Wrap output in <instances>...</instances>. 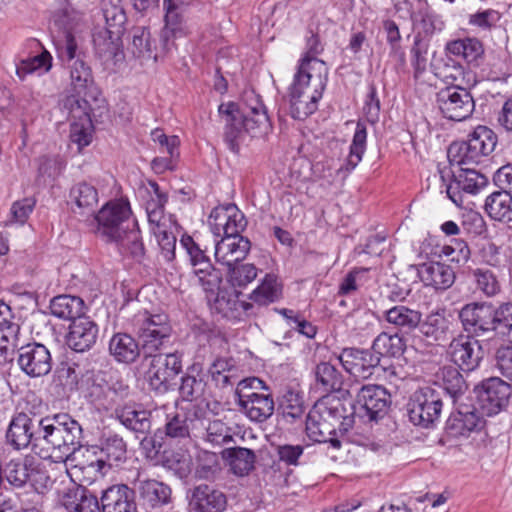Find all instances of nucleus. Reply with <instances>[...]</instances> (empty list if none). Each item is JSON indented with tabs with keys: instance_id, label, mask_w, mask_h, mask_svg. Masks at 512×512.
I'll use <instances>...</instances> for the list:
<instances>
[{
	"instance_id": "nucleus-61",
	"label": "nucleus",
	"mask_w": 512,
	"mask_h": 512,
	"mask_svg": "<svg viewBox=\"0 0 512 512\" xmlns=\"http://www.w3.org/2000/svg\"><path fill=\"white\" fill-rule=\"evenodd\" d=\"M192 423L193 419L187 415L176 414L165 425L166 438L176 441L189 438Z\"/></svg>"
},
{
	"instance_id": "nucleus-54",
	"label": "nucleus",
	"mask_w": 512,
	"mask_h": 512,
	"mask_svg": "<svg viewBox=\"0 0 512 512\" xmlns=\"http://www.w3.org/2000/svg\"><path fill=\"white\" fill-rule=\"evenodd\" d=\"M280 297L281 285L274 274H266L261 284L251 294V299L259 305H268Z\"/></svg>"
},
{
	"instance_id": "nucleus-33",
	"label": "nucleus",
	"mask_w": 512,
	"mask_h": 512,
	"mask_svg": "<svg viewBox=\"0 0 512 512\" xmlns=\"http://www.w3.org/2000/svg\"><path fill=\"white\" fill-rule=\"evenodd\" d=\"M191 504L199 512H223L227 500L223 492L202 484L193 490Z\"/></svg>"
},
{
	"instance_id": "nucleus-5",
	"label": "nucleus",
	"mask_w": 512,
	"mask_h": 512,
	"mask_svg": "<svg viewBox=\"0 0 512 512\" xmlns=\"http://www.w3.org/2000/svg\"><path fill=\"white\" fill-rule=\"evenodd\" d=\"M409 421L422 428H432L439 421L443 406V391L437 386L420 387L407 403Z\"/></svg>"
},
{
	"instance_id": "nucleus-34",
	"label": "nucleus",
	"mask_w": 512,
	"mask_h": 512,
	"mask_svg": "<svg viewBox=\"0 0 512 512\" xmlns=\"http://www.w3.org/2000/svg\"><path fill=\"white\" fill-rule=\"evenodd\" d=\"M421 280L427 286L437 290H446L455 282V272L447 264L441 262H430L423 264L420 270Z\"/></svg>"
},
{
	"instance_id": "nucleus-29",
	"label": "nucleus",
	"mask_w": 512,
	"mask_h": 512,
	"mask_svg": "<svg viewBox=\"0 0 512 512\" xmlns=\"http://www.w3.org/2000/svg\"><path fill=\"white\" fill-rule=\"evenodd\" d=\"M306 434L312 443H330L334 448L350 443L347 432L344 437H341L338 427L322 420L312 419L309 414L306 419Z\"/></svg>"
},
{
	"instance_id": "nucleus-26",
	"label": "nucleus",
	"mask_w": 512,
	"mask_h": 512,
	"mask_svg": "<svg viewBox=\"0 0 512 512\" xmlns=\"http://www.w3.org/2000/svg\"><path fill=\"white\" fill-rule=\"evenodd\" d=\"M438 381L432 386H437L443 391V400L449 398L456 406L464 403L463 398L468 385L459 370L454 366H444L437 373Z\"/></svg>"
},
{
	"instance_id": "nucleus-1",
	"label": "nucleus",
	"mask_w": 512,
	"mask_h": 512,
	"mask_svg": "<svg viewBox=\"0 0 512 512\" xmlns=\"http://www.w3.org/2000/svg\"><path fill=\"white\" fill-rule=\"evenodd\" d=\"M307 54L300 60L289 88L291 115L303 120L314 113L327 84V68L316 55L323 50L317 35L307 39Z\"/></svg>"
},
{
	"instance_id": "nucleus-59",
	"label": "nucleus",
	"mask_w": 512,
	"mask_h": 512,
	"mask_svg": "<svg viewBox=\"0 0 512 512\" xmlns=\"http://www.w3.org/2000/svg\"><path fill=\"white\" fill-rule=\"evenodd\" d=\"M192 3L193 0H164L166 29L170 30L174 35L180 31L182 22L181 14L184 8L190 6Z\"/></svg>"
},
{
	"instance_id": "nucleus-23",
	"label": "nucleus",
	"mask_w": 512,
	"mask_h": 512,
	"mask_svg": "<svg viewBox=\"0 0 512 512\" xmlns=\"http://www.w3.org/2000/svg\"><path fill=\"white\" fill-rule=\"evenodd\" d=\"M251 243L244 236H222L215 244V259L221 265L231 267L241 263L248 255Z\"/></svg>"
},
{
	"instance_id": "nucleus-6",
	"label": "nucleus",
	"mask_w": 512,
	"mask_h": 512,
	"mask_svg": "<svg viewBox=\"0 0 512 512\" xmlns=\"http://www.w3.org/2000/svg\"><path fill=\"white\" fill-rule=\"evenodd\" d=\"M134 327L142 342V351L148 355L159 350L172 332L168 315L165 313H138L134 318Z\"/></svg>"
},
{
	"instance_id": "nucleus-43",
	"label": "nucleus",
	"mask_w": 512,
	"mask_h": 512,
	"mask_svg": "<svg viewBox=\"0 0 512 512\" xmlns=\"http://www.w3.org/2000/svg\"><path fill=\"white\" fill-rule=\"evenodd\" d=\"M51 314L60 319L74 321L84 315V301L77 296L59 295L50 302Z\"/></svg>"
},
{
	"instance_id": "nucleus-35",
	"label": "nucleus",
	"mask_w": 512,
	"mask_h": 512,
	"mask_svg": "<svg viewBox=\"0 0 512 512\" xmlns=\"http://www.w3.org/2000/svg\"><path fill=\"white\" fill-rule=\"evenodd\" d=\"M109 352L119 363L130 364L140 356L138 342L127 333H116L109 341Z\"/></svg>"
},
{
	"instance_id": "nucleus-56",
	"label": "nucleus",
	"mask_w": 512,
	"mask_h": 512,
	"mask_svg": "<svg viewBox=\"0 0 512 512\" xmlns=\"http://www.w3.org/2000/svg\"><path fill=\"white\" fill-rule=\"evenodd\" d=\"M13 320L14 315L11 307L0 300V341L16 346L20 326Z\"/></svg>"
},
{
	"instance_id": "nucleus-30",
	"label": "nucleus",
	"mask_w": 512,
	"mask_h": 512,
	"mask_svg": "<svg viewBox=\"0 0 512 512\" xmlns=\"http://www.w3.org/2000/svg\"><path fill=\"white\" fill-rule=\"evenodd\" d=\"M237 402L240 410L255 422L267 420L274 412V401L270 394L241 395Z\"/></svg>"
},
{
	"instance_id": "nucleus-42",
	"label": "nucleus",
	"mask_w": 512,
	"mask_h": 512,
	"mask_svg": "<svg viewBox=\"0 0 512 512\" xmlns=\"http://www.w3.org/2000/svg\"><path fill=\"white\" fill-rule=\"evenodd\" d=\"M484 210L488 216L500 222L512 221V196L509 192L495 191L487 196Z\"/></svg>"
},
{
	"instance_id": "nucleus-46",
	"label": "nucleus",
	"mask_w": 512,
	"mask_h": 512,
	"mask_svg": "<svg viewBox=\"0 0 512 512\" xmlns=\"http://www.w3.org/2000/svg\"><path fill=\"white\" fill-rule=\"evenodd\" d=\"M445 49L447 53L461 57L467 63H476L484 54L481 41L470 37L449 41Z\"/></svg>"
},
{
	"instance_id": "nucleus-19",
	"label": "nucleus",
	"mask_w": 512,
	"mask_h": 512,
	"mask_svg": "<svg viewBox=\"0 0 512 512\" xmlns=\"http://www.w3.org/2000/svg\"><path fill=\"white\" fill-rule=\"evenodd\" d=\"M209 225L214 235L242 236L247 226L244 214L234 204L216 207L209 216Z\"/></svg>"
},
{
	"instance_id": "nucleus-24",
	"label": "nucleus",
	"mask_w": 512,
	"mask_h": 512,
	"mask_svg": "<svg viewBox=\"0 0 512 512\" xmlns=\"http://www.w3.org/2000/svg\"><path fill=\"white\" fill-rule=\"evenodd\" d=\"M98 333V325L83 315L71 322L66 340L67 345L76 352L88 351L95 345Z\"/></svg>"
},
{
	"instance_id": "nucleus-39",
	"label": "nucleus",
	"mask_w": 512,
	"mask_h": 512,
	"mask_svg": "<svg viewBox=\"0 0 512 512\" xmlns=\"http://www.w3.org/2000/svg\"><path fill=\"white\" fill-rule=\"evenodd\" d=\"M193 274L197 277L198 283L206 293V298L211 301L212 296L217 292L222 283V273L215 268L210 258L191 265Z\"/></svg>"
},
{
	"instance_id": "nucleus-3",
	"label": "nucleus",
	"mask_w": 512,
	"mask_h": 512,
	"mask_svg": "<svg viewBox=\"0 0 512 512\" xmlns=\"http://www.w3.org/2000/svg\"><path fill=\"white\" fill-rule=\"evenodd\" d=\"M57 55L69 68L72 90L77 98L97 100L100 91L95 84L91 67L81 57L75 37L66 32L56 44Z\"/></svg>"
},
{
	"instance_id": "nucleus-50",
	"label": "nucleus",
	"mask_w": 512,
	"mask_h": 512,
	"mask_svg": "<svg viewBox=\"0 0 512 512\" xmlns=\"http://www.w3.org/2000/svg\"><path fill=\"white\" fill-rule=\"evenodd\" d=\"M221 454L235 475H248L254 468L256 457L253 450H222Z\"/></svg>"
},
{
	"instance_id": "nucleus-57",
	"label": "nucleus",
	"mask_w": 512,
	"mask_h": 512,
	"mask_svg": "<svg viewBox=\"0 0 512 512\" xmlns=\"http://www.w3.org/2000/svg\"><path fill=\"white\" fill-rule=\"evenodd\" d=\"M52 67V56L44 50L40 54L22 60L16 68L17 75L23 79L26 75L34 72L43 74L48 72Z\"/></svg>"
},
{
	"instance_id": "nucleus-7",
	"label": "nucleus",
	"mask_w": 512,
	"mask_h": 512,
	"mask_svg": "<svg viewBox=\"0 0 512 512\" xmlns=\"http://www.w3.org/2000/svg\"><path fill=\"white\" fill-rule=\"evenodd\" d=\"M145 356L151 358L145 375L150 389L161 395L167 393L173 388L174 380L182 370L181 355L175 352Z\"/></svg>"
},
{
	"instance_id": "nucleus-18",
	"label": "nucleus",
	"mask_w": 512,
	"mask_h": 512,
	"mask_svg": "<svg viewBox=\"0 0 512 512\" xmlns=\"http://www.w3.org/2000/svg\"><path fill=\"white\" fill-rule=\"evenodd\" d=\"M449 353L452 362L466 372L478 368L484 357L481 343L470 335L454 338L449 345Z\"/></svg>"
},
{
	"instance_id": "nucleus-20",
	"label": "nucleus",
	"mask_w": 512,
	"mask_h": 512,
	"mask_svg": "<svg viewBox=\"0 0 512 512\" xmlns=\"http://www.w3.org/2000/svg\"><path fill=\"white\" fill-rule=\"evenodd\" d=\"M338 360L349 374L362 379L370 378L380 367L379 356L372 349L344 348Z\"/></svg>"
},
{
	"instance_id": "nucleus-60",
	"label": "nucleus",
	"mask_w": 512,
	"mask_h": 512,
	"mask_svg": "<svg viewBox=\"0 0 512 512\" xmlns=\"http://www.w3.org/2000/svg\"><path fill=\"white\" fill-rule=\"evenodd\" d=\"M279 410H281L282 416L287 422L301 419L304 415L302 397L298 393L288 391L283 395Z\"/></svg>"
},
{
	"instance_id": "nucleus-25",
	"label": "nucleus",
	"mask_w": 512,
	"mask_h": 512,
	"mask_svg": "<svg viewBox=\"0 0 512 512\" xmlns=\"http://www.w3.org/2000/svg\"><path fill=\"white\" fill-rule=\"evenodd\" d=\"M239 295L240 293L236 291L228 292L221 289L220 286L214 296H212L211 301L208 302L211 308L221 314L222 317L233 321L242 320L249 310L252 309L253 305L240 300Z\"/></svg>"
},
{
	"instance_id": "nucleus-38",
	"label": "nucleus",
	"mask_w": 512,
	"mask_h": 512,
	"mask_svg": "<svg viewBox=\"0 0 512 512\" xmlns=\"http://www.w3.org/2000/svg\"><path fill=\"white\" fill-rule=\"evenodd\" d=\"M37 469L36 457L34 455H27L24 461L20 459L10 460L4 468V474L11 485L20 488L31 480L33 473Z\"/></svg>"
},
{
	"instance_id": "nucleus-15",
	"label": "nucleus",
	"mask_w": 512,
	"mask_h": 512,
	"mask_svg": "<svg viewBox=\"0 0 512 512\" xmlns=\"http://www.w3.org/2000/svg\"><path fill=\"white\" fill-rule=\"evenodd\" d=\"M494 305L491 303H469L459 311L464 331L472 337L485 336L493 330Z\"/></svg>"
},
{
	"instance_id": "nucleus-55",
	"label": "nucleus",
	"mask_w": 512,
	"mask_h": 512,
	"mask_svg": "<svg viewBox=\"0 0 512 512\" xmlns=\"http://www.w3.org/2000/svg\"><path fill=\"white\" fill-rule=\"evenodd\" d=\"M40 425L43 427L45 440H50L49 438H54L55 436H61L65 429H68L72 426L74 432L78 430V422L72 419L68 414H56L51 419L45 418L40 421Z\"/></svg>"
},
{
	"instance_id": "nucleus-14",
	"label": "nucleus",
	"mask_w": 512,
	"mask_h": 512,
	"mask_svg": "<svg viewBox=\"0 0 512 512\" xmlns=\"http://www.w3.org/2000/svg\"><path fill=\"white\" fill-rule=\"evenodd\" d=\"M484 418L473 404L459 403L446 422V435L451 439L467 438L484 426Z\"/></svg>"
},
{
	"instance_id": "nucleus-28",
	"label": "nucleus",
	"mask_w": 512,
	"mask_h": 512,
	"mask_svg": "<svg viewBox=\"0 0 512 512\" xmlns=\"http://www.w3.org/2000/svg\"><path fill=\"white\" fill-rule=\"evenodd\" d=\"M61 504L67 512H101L97 497L81 485L72 484L66 488Z\"/></svg>"
},
{
	"instance_id": "nucleus-44",
	"label": "nucleus",
	"mask_w": 512,
	"mask_h": 512,
	"mask_svg": "<svg viewBox=\"0 0 512 512\" xmlns=\"http://www.w3.org/2000/svg\"><path fill=\"white\" fill-rule=\"evenodd\" d=\"M112 241L117 243L121 254L129 256L137 262L143 260L145 249L137 222L135 226L120 233L119 238H114Z\"/></svg>"
},
{
	"instance_id": "nucleus-53",
	"label": "nucleus",
	"mask_w": 512,
	"mask_h": 512,
	"mask_svg": "<svg viewBox=\"0 0 512 512\" xmlns=\"http://www.w3.org/2000/svg\"><path fill=\"white\" fill-rule=\"evenodd\" d=\"M494 334L512 344V304L505 303L498 307L494 306L493 315Z\"/></svg>"
},
{
	"instance_id": "nucleus-16",
	"label": "nucleus",
	"mask_w": 512,
	"mask_h": 512,
	"mask_svg": "<svg viewBox=\"0 0 512 512\" xmlns=\"http://www.w3.org/2000/svg\"><path fill=\"white\" fill-rule=\"evenodd\" d=\"M347 413L348 410L343 400L335 395L327 394L314 404L309 415L312 416V419L322 420L329 425L338 427L341 437H344L352 423V419Z\"/></svg>"
},
{
	"instance_id": "nucleus-4",
	"label": "nucleus",
	"mask_w": 512,
	"mask_h": 512,
	"mask_svg": "<svg viewBox=\"0 0 512 512\" xmlns=\"http://www.w3.org/2000/svg\"><path fill=\"white\" fill-rule=\"evenodd\" d=\"M497 144L496 134L486 126H478L466 141L450 144L447 157L451 166L477 165L489 156Z\"/></svg>"
},
{
	"instance_id": "nucleus-47",
	"label": "nucleus",
	"mask_w": 512,
	"mask_h": 512,
	"mask_svg": "<svg viewBox=\"0 0 512 512\" xmlns=\"http://www.w3.org/2000/svg\"><path fill=\"white\" fill-rule=\"evenodd\" d=\"M116 418L128 429L138 433L148 432L151 426L150 412L137 410L133 406H123L115 409Z\"/></svg>"
},
{
	"instance_id": "nucleus-37",
	"label": "nucleus",
	"mask_w": 512,
	"mask_h": 512,
	"mask_svg": "<svg viewBox=\"0 0 512 512\" xmlns=\"http://www.w3.org/2000/svg\"><path fill=\"white\" fill-rule=\"evenodd\" d=\"M385 320L401 333H410L421 324L422 313L405 305H396L384 312Z\"/></svg>"
},
{
	"instance_id": "nucleus-12",
	"label": "nucleus",
	"mask_w": 512,
	"mask_h": 512,
	"mask_svg": "<svg viewBox=\"0 0 512 512\" xmlns=\"http://www.w3.org/2000/svg\"><path fill=\"white\" fill-rule=\"evenodd\" d=\"M470 166L471 165H462V167H459L458 172L439 171L443 183H446L447 178H451V181L446 184V193L456 205L462 203L460 190L466 193L476 194L488 184V178Z\"/></svg>"
},
{
	"instance_id": "nucleus-9",
	"label": "nucleus",
	"mask_w": 512,
	"mask_h": 512,
	"mask_svg": "<svg viewBox=\"0 0 512 512\" xmlns=\"http://www.w3.org/2000/svg\"><path fill=\"white\" fill-rule=\"evenodd\" d=\"M99 229L110 241L119 238V234L135 226L130 204L125 199L108 202L97 214L93 215Z\"/></svg>"
},
{
	"instance_id": "nucleus-11",
	"label": "nucleus",
	"mask_w": 512,
	"mask_h": 512,
	"mask_svg": "<svg viewBox=\"0 0 512 512\" xmlns=\"http://www.w3.org/2000/svg\"><path fill=\"white\" fill-rule=\"evenodd\" d=\"M63 108L67 111L70 124L71 142L78 146V150L88 146L92 140V120L90 105L87 99L67 96L63 100Z\"/></svg>"
},
{
	"instance_id": "nucleus-64",
	"label": "nucleus",
	"mask_w": 512,
	"mask_h": 512,
	"mask_svg": "<svg viewBox=\"0 0 512 512\" xmlns=\"http://www.w3.org/2000/svg\"><path fill=\"white\" fill-rule=\"evenodd\" d=\"M435 74L451 85L460 84L464 80V67L454 59L447 57L436 67Z\"/></svg>"
},
{
	"instance_id": "nucleus-8",
	"label": "nucleus",
	"mask_w": 512,
	"mask_h": 512,
	"mask_svg": "<svg viewBox=\"0 0 512 512\" xmlns=\"http://www.w3.org/2000/svg\"><path fill=\"white\" fill-rule=\"evenodd\" d=\"M476 408L480 415L493 416L505 409L511 396V386L499 377L482 380L474 387Z\"/></svg>"
},
{
	"instance_id": "nucleus-52",
	"label": "nucleus",
	"mask_w": 512,
	"mask_h": 512,
	"mask_svg": "<svg viewBox=\"0 0 512 512\" xmlns=\"http://www.w3.org/2000/svg\"><path fill=\"white\" fill-rule=\"evenodd\" d=\"M219 455L211 450H199L196 455L195 477L212 480L220 472Z\"/></svg>"
},
{
	"instance_id": "nucleus-27",
	"label": "nucleus",
	"mask_w": 512,
	"mask_h": 512,
	"mask_svg": "<svg viewBox=\"0 0 512 512\" xmlns=\"http://www.w3.org/2000/svg\"><path fill=\"white\" fill-rule=\"evenodd\" d=\"M102 512H136L135 492L125 484L108 487L101 496Z\"/></svg>"
},
{
	"instance_id": "nucleus-51",
	"label": "nucleus",
	"mask_w": 512,
	"mask_h": 512,
	"mask_svg": "<svg viewBox=\"0 0 512 512\" xmlns=\"http://www.w3.org/2000/svg\"><path fill=\"white\" fill-rule=\"evenodd\" d=\"M121 34L117 31L101 29L93 34V44L100 58L110 59L116 55Z\"/></svg>"
},
{
	"instance_id": "nucleus-10",
	"label": "nucleus",
	"mask_w": 512,
	"mask_h": 512,
	"mask_svg": "<svg viewBox=\"0 0 512 512\" xmlns=\"http://www.w3.org/2000/svg\"><path fill=\"white\" fill-rule=\"evenodd\" d=\"M436 104L442 115L453 121L466 120L475 108L473 96L460 84L447 86L437 92Z\"/></svg>"
},
{
	"instance_id": "nucleus-31",
	"label": "nucleus",
	"mask_w": 512,
	"mask_h": 512,
	"mask_svg": "<svg viewBox=\"0 0 512 512\" xmlns=\"http://www.w3.org/2000/svg\"><path fill=\"white\" fill-rule=\"evenodd\" d=\"M206 374L199 363L189 366L181 377L179 395L183 401H196L200 399L206 390Z\"/></svg>"
},
{
	"instance_id": "nucleus-22",
	"label": "nucleus",
	"mask_w": 512,
	"mask_h": 512,
	"mask_svg": "<svg viewBox=\"0 0 512 512\" xmlns=\"http://www.w3.org/2000/svg\"><path fill=\"white\" fill-rule=\"evenodd\" d=\"M145 456L151 465H160L180 479L192 471L193 462L188 450H145Z\"/></svg>"
},
{
	"instance_id": "nucleus-40",
	"label": "nucleus",
	"mask_w": 512,
	"mask_h": 512,
	"mask_svg": "<svg viewBox=\"0 0 512 512\" xmlns=\"http://www.w3.org/2000/svg\"><path fill=\"white\" fill-rule=\"evenodd\" d=\"M315 387L322 392H339L344 379L342 373L330 362H320L313 369Z\"/></svg>"
},
{
	"instance_id": "nucleus-41",
	"label": "nucleus",
	"mask_w": 512,
	"mask_h": 512,
	"mask_svg": "<svg viewBox=\"0 0 512 512\" xmlns=\"http://www.w3.org/2000/svg\"><path fill=\"white\" fill-rule=\"evenodd\" d=\"M372 351L375 355L386 358H399L406 350V341L400 333L381 332L373 341Z\"/></svg>"
},
{
	"instance_id": "nucleus-58",
	"label": "nucleus",
	"mask_w": 512,
	"mask_h": 512,
	"mask_svg": "<svg viewBox=\"0 0 512 512\" xmlns=\"http://www.w3.org/2000/svg\"><path fill=\"white\" fill-rule=\"evenodd\" d=\"M102 13L106 22L105 28L122 34L126 14L120 5V0H102Z\"/></svg>"
},
{
	"instance_id": "nucleus-49",
	"label": "nucleus",
	"mask_w": 512,
	"mask_h": 512,
	"mask_svg": "<svg viewBox=\"0 0 512 512\" xmlns=\"http://www.w3.org/2000/svg\"><path fill=\"white\" fill-rule=\"evenodd\" d=\"M139 493L150 506L157 507L170 501L171 489L157 480H145L140 483Z\"/></svg>"
},
{
	"instance_id": "nucleus-63",
	"label": "nucleus",
	"mask_w": 512,
	"mask_h": 512,
	"mask_svg": "<svg viewBox=\"0 0 512 512\" xmlns=\"http://www.w3.org/2000/svg\"><path fill=\"white\" fill-rule=\"evenodd\" d=\"M234 367L231 359L217 358L209 367L208 373L217 387L232 385L229 372Z\"/></svg>"
},
{
	"instance_id": "nucleus-36",
	"label": "nucleus",
	"mask_w": 512,
	"mask_h": 512,
	"mask_svg": "<svg viewBox=\"0 0 512 512\" xmlns=\"http://www.w3.org/2000/svg\"><path fill=\"white\" fill-rule=\"evenodd\" d=\"M71 203L75 205L73 211L81 215H95V208L98 204L97 189L87 183L80 182L75 184L70 190Z\"/></svg>"
},
{
	"instance_id": "nucleus-21",
	"label": "nucleus",
	"mask_w": 512,
	"mask_h": 512,
	"mask_svg": "<svg viewBox=\"0 0 512 512\" xmlns=\"http://www.w3.org/2000/svg\"><path fill=\"white\" fill-rule=\"evenodd\" d=\"M409 12L416 35L431 38L445 27L442 17L433 11L427 0H413L409 6Z\"/></svg>"
},
{
	"instance_id": "nucleus-45",
	"label": "nucleus",
	"mask_w": 512,
	"mask_h": 512,
	"mask_svg": "<svg viewBox=\"0 0 512 512\" xmlns=\"http://www.w3.org/2000/svg\"><path fill=\"white\" fill-rule=\"evenodd\" d=\"M367 128L362 122H358L350 145L349 155L345 163L337 170L338 174L346 177L361 162L362 156L366 150Z\"/></svg>"
},
{
	"instance_id": "nucleus-13",
	"label": "nucleus",
	"mask_w": 512,
	"mask_h": 512,
	"mask_svg": "<svg viewBox=\"0 0 512 512\" xmlns=\"http://www.w3.org/2000/svg\"><path fill=\"white\" fill-rule=\"evenodd\" d=\"M391 404L390 393L380 385H363L356 395L355 412L368 421H378L383 418Z\"/></svg>"
},
{
	"instance_id": "nucleus-48",
	"label": "nucleus",
	"mask_w": 512,
	"mask_h": 512,
	"mask_svg": "<svg viewBox=\"0 0 512 512\" xmlns=\"http://www.w3.org/2000/svg\"><path fill=\"white\" fill-rule=\"evenodd\" d=\"M421 334L433 341H440L445 338L449 330V320L445 317L444 311H433L426 315L418 326Z\"/></svg>"
},
{
	"instance_id": "nucleus-32",
	"label": "nucleus",
	"mask_w": 512,
	"mask_h": 512,
	"mask_svg": "<svg viewBox=\"0 0 512 512\" xmlns=\"http://www.w3.org/2000/svg\"><path fill=\"white\" fill-rule=\"evenodd\" d=\"M32 428V420L26 414L19 413L12 419L6 432L8 444L14 448H28L29 445L32 448L37 447V438L34 436Z\"/></svg>"
},
{
	"instance_id": "nucleus-17",
	"label": "nucleus",
	"mask_w": 512,
	"mask_h": 512,
	"mask_svg": "<svg viewBox=\"0 0 512 512\" xmlns=\"http://www.w3.org/2000/svg\"><path fill=\"white\" fill-rule=\"evenodd\" d=\"M17 363L23 373L31 378L47 375L52 369L49 349L41 343H29L18 350Z\"/></svg>"
},
{
	"instance_id": "nucleus-62",
	"label": "nucleus",
	"mask_w": 512,
	"mask_h": 512,
	"mask_svg": "<svg viewBox=\"0 0 512 512\" xmlns=\"http://www.w3.org/2000/svg\"><path fill=\"white\" fill-rule=\"evenodd\" d=\"M228 281L234 287H245L257 277V268L253 264L238 263L227 268Z\"/></svg>"
},
{
	"instance_id": "nucleus-2",
	"label": "nucleus",
	"mask_w": 512,
	"mask_h": 512,
	"mask_svg": "<svg viewBox=\"0 0 512 512\" xmlns=\"http://www.w3.org/2000/svg\"><path fill=\"white\" fill-rule=\"evenodd\" d=\"M251 103L242 106L234 102L222 103L218 113L224 122L223 139L228 149L238 154L248 135L256 137L267 133L271 127L264 105L258 96L251 94Z\"/></svg>"
}]
</instances>
